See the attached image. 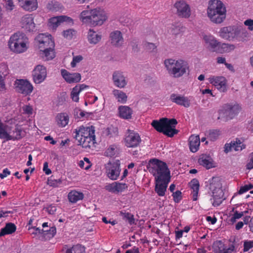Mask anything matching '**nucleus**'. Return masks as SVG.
<instances>
[{
    "label": "nucleus",
    "instance_id": "b1692460",
    "mask_svg": "<svg viewBox=\"0 0 253 253\" xmlns=\"http://www.w3.org/2000/svg\"><path fill=\"white\" fill-rule=\"evenodd\" d=\"M108 19V14L103 8L96 9V26H101Z\"/></svg>",
    "mask_w": 253,
    "mask_h": 253
},
{
    "label": "nucleus",
    "instance_id": "5fc2aeb1",
    "mask_svg": "<svg viewBox=\"0 0 253 253\" xmlns=\"http://www.w3.org/2000/svg\"><path fill=\"white\" fill-rule=\"evenodd\" d=\"M105 189L110 192L117 194L116 182L106 185Z\"/></svg>",
    "mask_w": 253,
    "mask_h": 253
},
{
    "label": "nucleus",
    "instance_id": "aec40b11",
    "mask_svg": "<svg viewBox=\"0 0 253 253\" xmlns=\"http://www.w3.org/2000/svg\"><path fill=\"white\" fill-rule=\"evenodd\" d=\"M170 100L181 106L188 108L190 106V100L185 96L176 94H172L170 96Z\"/></svg>",
    "mask_w": 253,
    "mask_h": 253
},
{
    "label": "nucleus",
    "instance_id": "49530a36",
    "mask_svg": "<svg viewBox=\"0 0 253 253\" xmlns=\"http://www.w3.org/2000/svg\"><path fill=\"white\" fill-rule=\"evenodd\" d=\"M47 8L49 10L56 11L60 8V4L56 1H51L47 4Z\"/></svg>",
    "mask_w": 253,
    "mask_h": 253
},
{
    "label": "nucleus",
    "instance_id": "5701e85b",
    "mask_svg": "<svg viewBox=\"0 0 253 253\" xmlns=\"http://www.w3.org/2000/svg\"><path fill=\"white\" fill-rule=\"evenodd\" d=\"M113 80L115 85L119 88H124L127 84V81L123 73L116 72L113 74Z\"/></svg>",
    "mask_w": 253,
    "mask_h": 253
},
{
    "label": "nucleus",
    "instance_id": "c9c22d12",
    "mask_svg": "<svg viewBox=\"0 0 253 253\" xmlns=\"http://www.w3.org/2000/svg\"><path fill=\"white\" fill-rule=\"evenodd\" d=\"M81 143L78 142V145H82L84 148H91L93 147L95 144V134L90 136H85L82 139Z\"/></svg>",
    "mask_w": 253,
    "mask_h": 253
},
{
    "label": "nucleus",
    "instance_id": "bf43d9fd",
    "mask_svg": "<svg viewBox=\"0 0 253 253\" xmlns=\"http://www.w3.org/2000/svg\"><path fill=\"white\" fill-rule=\"evenodd\" d=\"M95 32L93 29H90L87 34V39L90 43H94V39L95 38Z\"/></svg>",
    "mask_w": 253,
    "mask_h": 253
},
{
    "label": "nucleus",
    "instance_id": "c03bdc74",
    "mask_svg": "<svg viewBox=\"0 0 253 253\" xmlns=\"http://www.w3.org/2000/svg\"><path fill=\"white\" fill-rule=\"evenodd\" d=\"M232 144L233 149L235 151H241L246 148V145L238 139L232 141Z\"/></svg>",
    "mask_w": 253,
    "mask_h": 253
},
{
    "label": "nucleus",
    "instance_id": "4c0bfd02",
    "mask_svg": "<svg viewBox=\"0 0 253 253\" xmlns=\"http://www.w3.org/2000/svg\"><path fill=\"white\" fill-rule=\"evenodd\" d=\"M16 227L14 224L12 223H8L5 226L2 228L0 232V236H4L6 234H10L14 232Z\"/></svg>",
    "mask_w": 253,
    "mask_h": 253
},
{
    "label": "nucleus",
    "instance_id": "864d4df0",
    "mask_svg": "<svg viewBox=\"0 0 253 253\" xmlns=\"http://www.w3.org/2000/svg\"><path fill=\"white\" fill-rule=\"evenodd\" d=\"M105 189L110 192L117 194L116 182L106 185Z\"/></svg>",
    "mask_w": 253,
    "mask_h": 253
},
{
    "label": "nucleus",
    "instance_id": "f3484780",
    "mask_svg": "<svg viewBox=\"0 0 253 253\" xmlns=\"http://www.w3.org/2000/svg\"><path fill=\"white\" fill-rule=\"evenodd\" d=\"M22 27L29 32L33 31L35 29V24L34 22V17L31 14H26L21 19Z\"/></svg>",
    "mask_w": 253,
    "mask_h": 253
},
{
    "label": "nucleus",
    "instance_id": "423d86ee",
    "mask_svg": "<svg viewBox=\"0 0 253 253\" xmlns=\"http://www.w3.org/2000/svg\"><path fill=\"white\" fill-rule=\"evenodd\" d=\"M177 123L174 119L163 118L159 120H153L151 125L157 131L168 136L172 137L177 133V131L174 128Z\"/></svg>",
    "mask_w": 253,
    "mask_h": 253
},
{
    "label": "nucleus",
    "instance_id": "338daca9",
    "mask_svg": "<svg viewBox=\"0 0 253 253\" xmlns=\"http://www.w3.org/2000/svg\"><path fill=\"white\" fill-rule=\"evenodd\" d=\"M244 24L249 31H253V19H248L244 22Z\"/></svg>",
    "mask_w": 253,
    "mask_h": 253
},
{
    "label": "nucleus",
    "instance_id": "bb28decb",
    "mask_svg": "<svg viewBox=\"0 0 253 253\" xmlns=\"http://www.w3.org/2000/svg\"><path fill=\"white\" fill-rule=\"evenodd\" d=\"M235 47V45L233 44L219 42L215 51L220 54L227 53L233 51Z\"/></svg>",
    "mask_w": 253,
    "mask_h": 253
},
{
    "label": "nucleus",
    "instance_id": "2f4dec72",
    "mask_svg": "<svg viewBox=\"0 0 253 253\" xmlns=\"http://www.w3.org/2000/svg\"><path fill=\"white\" fill-rule=\"evenodd\" d=\"M198 162L200 165H202L208 169L214 167L213 160L211 158L206 155H202L199 159Z\"/></svg>",
    "mask_w": 253,
    "mask_h": 253
},
{
    "label": "nucleus",
    "instance_id": "9d476101",
    "mask_svg": "<svg viewBox=\"0 0 253 253\" xmlns=\"http://www.w3.org/2000/svg\"><path fill=\"white\" fill-rule=\"evenodd\" d=\"M94 127L92 126L90 127L81 126L75 130L74 132L75 133L74 137L78 142L81 143V142H82V139H83V138H85V136L88 137L94 135Z\"/></svg>",
    "mask_w": 253,
    "mask_h": 253
},
{
    "label": "nucleus",
    "instance_id": "a18cd8bd",
    "mask_svg": "<svg viewBox=\"0 0 253 253\" xmlns=\"http://www.w3.org/2000/svg\"><path fill=\"white\" fill-rule=\"evenodd\" d=\"M120 215L122 217L124 220L127 221L130 224H133L135 222V219L133 215L129 212H126L121 211Z\"/></svg>",
    "mask_w": 253,
    "mask_h": 253
},
{
    "label": "nucleus",
    "instance_id": "2eb2a0df",
    "mask_svg": "<svg viewBox=\"0 0 253 253\" xmlns=\"http://www.w3.org/2000/svg\"><path fill=\"white\" fill-rule=\"evenodd\" d=\"M64 22L73 24V20L70 17L65 15L54 17L49 19V27L53 30H55L58 26Z\"/></svg>",
    "mask_w": 253,
    "mask_h": 253
},
{
    "label": "nucleus",
    "instance_id": "4be33fe9",
    "mask_svg": "<svg viewBox=\"0 0 253 253\" xmlns=\"http://www.w3.org/2000/svg\"><path fill=\"white\" fill-rule=\"evenodd\" d=\"M110 40L111 43L116 47L122 46L124 42V39L121 32L120 31H114L110 34Z\"/></svg>",
    "mask_w": 253,
    "mask_h": 253
},
{
    "label": "nucleus",
    "instance_id": "f257e3e1",
    "mask_svg": "<svg viewBox=\"0 0 253 253\" xmlns=\"http://www.w3.org/2000/svg\"><path fill=\"white\" fill-rule=\"evenodd\" d=\"M209 193L211 201L214 207L219 206L225 200L226 186L224 180L220 177H213L209 181Z\"/></svg>",
    "mask_w": 253,
    "mask_h": 253
},
{
    "label": "nucleus",
    "instance_id": "393cba45",
    "mask_svg": "<svg viewBox=\"0 0 253 253\" xmlns=\"http://www.w3.org/2000/svg\"><path fill=\"white\" fill-rule=\"evenodd\" d=\"M19 5L25 10L33 11L38 8L37 0H18Z\"/></svg>",
    "mask_w": 253,
    "mask_h": 253
},
{
    "label": "nucleus",
    "instance_id": "4468645a",
    "mask_svg": "<svg viewBox=\"0 0 253 253\" xmlns=\"http://www.w3.org/2000/svg\"><path fill=\"white\" fill-rule=\"evenodd\" d=\"M16 90L26 95H29L33 90V86L29 81L26 80H19L16 82Z\"/></svg>",
    "mask_w": 253,
    "mask_h": 253
},
{
    "label": "nucleus",
    "instance_id": "13d9d810",
    "mask_svg": "<svg viewBox=\"0 0 253 253\" xmlns=\"http://www.w3.org/2000/svg\"><path fill=\"white\" fill-rule=\"evenodd\" d=\"M253 248V241H246L244 243V252L249 251L251 249Z\"/></svg>",
    "mask_w": 253,
    "mask_h": 253
},
{
    "label": "nucleus",
    "instance_id": "6e6d98bb",
    "mask_svg": "<svg viewBox=\"0 0 253 253\" xmlns=\"http://www.w3.org/2000/svg\"><path fill=\"white\" fill-rule=\"evenodd\" d=\"M93 15L84 16V17L81 18L82 22L87 24L93 25L95 21L93 20Z\"/></svg>",
    "mask_w": 253,
    "mask_h": 253
},
{
    "label": "nucleus",
    "instance_id": "72a5a7b5",
    "mask_svg": "<svg viewBox=\"0 0 253 253\" xmlns=\"http://www.w3.org/2000/svg\"><path fill=\"white\" fill-rule=\"evenodd\" d=\"M191 188L192 189V195L193 201H196L198 199V193L199 190V182L196 179H192L189 183Z\"/></svg>",
    "mask_w": 253,
    "mask_h": 253
},
{
    "label": "nucleus",
    "instance_id": "4d7b16f0",
    "mask_svg": "<svg viewBox=\"0 0 253 253\" xmlns=\"http://www.w3.org/2000/svg\"><path fill=\"white\" fill-rule=\"evenodd\" d=\"M74 114L75 117L79 119L84 117L85 115V112L79 108H76L74 110Z\"/></svg>",
    "mask_w": 253,
    "mask_h": 253
},
{
    "label": "nucleus",
    "instance_id": "0e129e2a",
    "mask_svg": "<svg viewBox=\"0 0 253 253\" xmlns=\"http://www.w3.org/2000/svg\"><path fill=\"white\" fill-rule=\"evenodd\" d=\"M61 183V180L60 179H52L51 178L48 180V184L53 187H57Z\"/></svg>",
    "mask_w": 253,
    "mask_h": 253
},
{
    "label": "nucleus",
    "instance_id": "1a4fd4ad",
    "mask_svg": "<svg viewBox=\"0 0 253 253\" xmlns=\"http://www.w3.org/2000/svg\"><path fill=\"white\" fill-rule=\"evenodd\" d=\"M120 161L118 159L109 161L106 165V173L107 176L112 180H117L120 174Z\"/></svg>",
    "mask_w": 253,
    "mask_h": 253
},
{
    "label": "nucleus",
    "instance_id": "680f3d73",
    "mask_svg": "<svg viewBox=\"0 0 253 253\" xmlns=\"http://www.w3.org/2000/svg\"><path fill=\"white\" fill-rule=\"evenodd\" d=\"M93 15V18H95V10L90 9L83 11L81 14V18L84 17V16Z\"/></svg>",
    "mask_w": 253,
    "mask_h": 253
},
{
    "label": "nucleus",
    "instance_id": "dca6fc26",
    "mask_svg": "<svg viewBox=\"0 0 253 253\" xmlns=\"http://www.w3.org/2000/svg\"><path fill=\"white\" fill-rule=\"evenodd\" d=\"M175 7L177 9V14L183 18H188L191 14L189 5L184 1H179L175 3Z\"/></svg>",
    "mask_w": 253,
    "mask_h": 253
},
{
    "label": "nucleus",
    "instance_id": "09e8293b",
    "mask_svg": "<svg viewBox=\"0 0 253 253\" xmlns=\"http://www.w3.org/2000/svg\"><path fill=\"white\" fill-rule=\"evenodd\" d=\"M76 31L72 29H68L63 32V36L68 40H71L75 36Z\"/></svg>",
    "mask_w": 253,
    "mask_h": 253
},
{
    "label": "nucleus",
    "instance_id": "7c9ffc66",
    "mask_svg": "<svg viewBox=\"0 0 253 253\" xmlns=\"http://www.w3.org/2000/svg\"><path fill=\"white\" fill-rule=\"evenodd\" d=\"M203 39L205 43L212 49L216 48L219 44L218 41L212 35H204Z\"/></svg>",
    "mask_w": 253,
    "mask_h": 253
},
{
    "label": "nucleus",
    "instance_id": "3c124183",
    "mask_svg": "<svg viewBox=\"0 0 253 253\" xmlns=\"http://www.w3.org/2000/svg\"><path fill=\"white\" fill-rule=\"evenodd\" d=\"M219 135H220V132L219 130H211L209 132V137L210 138V139L211 140L214 141L217 138V137L219 136Z\"/></svg>",
    "mask_w": 253,
    "mask_h": 253
},
{
    "label": "nucleus",
    "instance_id": "f03ea898",
    "mask_svg": "<svg viewBox=\"0 0 253 253\" xmlns=\"http://www.w3.org/2000/svg\"><path fill=\"white\" fill-rule=\"evenodd\" d=\"M164 65L168 73L175 78L182 77L189 70L188 62L181 58L166 59L164 61Z\"/></svg>",
    "mask_w": 253,
    "mask_h": 253
},
{
    "label": "nucleus",
    "instance_id": "39448f33",
    "mask_svg": "<svg viewBox=\"0 0 253 253\" xmlns=\"http://www.w3.org/2000/svg\"><path fill=\"white\" fill-rule=\"evenodd\" d=\"M147 168L155 177V180L170 178V171L166 163L157 159L150 160Z\"/></svg>",
    "mask_w": 253,
    "mask_h": 253
},
{
    "label": "nucleus",
    "instance_id": "412c9836",
    "mask_svg": "<svg viewBox=\"0 0 253 253\" xmlns=\"http://www.w3.org/2000/svg\"><path fill=\"white\" fill-rule=\"evenodd\" d=\"M61 75L65 80L69 84L78 83L81 79V75L80 73H70L65 69L61 70Z\"/></svg>",
    "mask_w": 253,
    "mask_h": 253
},
{
    "label": "nucleus",
    "instance_id": "de8ad7c7",
    "mask_svg": "<svg viewBox=\"0 0 253 253\" xmlns=\"http://www.w3.org/2000/svg\"><path fill=\"white\" fill-rule=\"evenodd\" d=\"M116 186L117 194L123 192L128 188V185L125 183L116 182Z\"/></svg>",
    "mask_w": 253,
    "mask_h": 253
},
{
    "label": "nucleus",
    "instance_id": "052dcab7",
    "mask_svg": "<svg viewBox=\"0 0 253 253\" xmlns=\"http://www.w3.org/2000/svg\"><path fill=\"white\" fill-rule=\"evenodd\" d=\"M247 212V211H245L244 212L241 211V212H238L236 211L235 213H234L233 216L231 218V221L232 222H235L236 219L240 218L242 216L244 215V213Z\"/></svg>",
    "mask_w": 253,
    "mask_h": 253
},
{
    "label": "nucleus",
    "instance_id": "8fccbe9b",
    "mask_svg": "<svg viewBox=\"0 0 253 253\" xmlns=\"http://www.w3.org/2000/svg\"><path fill=\"white\" fill-rule=\"evenodd\" d=\"M5 8L9 11L13 10L14 4L12 0H0Z\"/></svg>",
    "mask_w": 253,
    "mask_h": 253
},
{
    "label": "nucleus",
    "instance_id": "ea45409f",
    "mask_svg": "<svg viewBox=\"0 0 253 253\" xmlns=\"http://www.w3.org/2000/svg\"><path fill=\"white\" fill-rule=\"evenodd\" d=\"M83 198L84 195L82 193L76 191H72L68 194V199L71 203H76Z\"/></svg>",
    "mask_w": 253,
    "mask_h": 253
},
{
    "label": "nucleus",
    "instance_id": "20e7f679",
    "mask_svg": "<svg viewBox=\"0 0 253 253\" xmlns=\"http://www.w3.org/2000/svg\"><path fill=\"white\" fill-rule=\"evenodd\" d=\"M218 36L227 41H245L248 36V32L235 26L223 27L218 32Z\"/></svg>",
    "mask_w": 253,
    "mask_h": 253
},
{
    "label": "nucleus",
    "instance_id": "9b49d317",
    "mask_svg": "<svg viewBox=\"0 0 253 253\" xmlns=\"http://www.w3.org/2000/svg\"><path fill=\"white\" fill-rule=\"evenodd\" d=\"M46 76V68L41 65L36 66L32 72L33 81L37 84H41L43 82Z\"/></svg>",
    "mask_w": 253,
    "mask_h": 253
},
{
    "label": "nucleus",
    "instance_id": "6ab92c4d",
    "mask_svg": "<svg viewBox=\"0 0 253 253\" xmlns=\"http://www.w3.org/2000/svg\"><path fill=\"white\" fill-rule=\"evenodd\" d=\"M170 178L163 180H155V191L159 196H164L165 195L167 186Z\"/></svg>",
    "mask_w": 253,
    "mask_h": 253
},
{
    "label": "nucleus",
    "instance_id": "cd10ccee",
    "mask_svg": "<svg viewBox=\"0 0 253 253\" xmlns=\"http://www.w3.org/2000/svg\"><path fill=\"white\" fill-rule=\"evenodd\" d=\"M200 145V139L199 135H192L189 138V146L190 150L195 153L199 149Z\"/></svg>",
    "mask_w": 253,
    "mask_h": 253
},
{
    "label": "nucleus",
    "instance_id": "e2e57ef3",
    "mask_svg": "<svg viewBox=\"0 0 253 253\" xmlns=\"http://www.w3.org/2000/svg\"><path fill=\"white\" fill-rule=\"evenodd\" d=\"M173 198L175 202L178 203L181 199V192L180 191H176L173 193Z\"/></svg>",
    "mask_w": 253,
    "mask_h": 253
},
{
    "label": "nucleus",
    "instance_id": "603ef678",
    "mask_svg": "<svg viewBox=\"0 0 253 253\" xmlns=\"http://www.w3.org/2000/svg\"><path fill=\"white\" fill-rule=\"evenodd\" d=\"M144 47L146 50L152 52L156 49L157 46L153 43L145 42L144 43Z\"/></svg>",
    "mask_w": 253,
    "mask_h": 253
},
{
    "label": "nucleus",
    "instance_id": "c85d7f7f",
    "mask_svg": "<svg viewBox=\"0 0 253 253\" xmlns=\"http://www.w3.org/2000/svg\"><path fill=\"white\" fill-rule=\"evenodd\" d=\"M213 252L215 253H231L233 249L231 248H227L221 241H217L213 245Z\"/></svg>",
    "mask_w": 253,
    "mask_h": 253
},
{
    "label": "nucleus",
    "instance_id": "a19ab883",
    "mask_svg": "<svg viewBox=\"0 0 253 253\" xmlns=\"http://www.w3.org/2000/svg\"><path fill=\"white\" fill-rule=\"evenodd\" d=\"M105 153L107 157L117 156L120 153V149L117 145H112L107 149Z\"/></svg>",
    "mask_w": 253,
    "mask_h": 253
},
{
    "label": "nucleus",
    "instance_id": "ddd939ff",
    "mask_svg": "<svg viewBox=\"0 0 253 253\" xmlns=\"http://www.w3.org/2000/svg\"><path fill=\"white\" fill-rule=\"evenodd\" d=\"M139 135L132 130H128L124 139L125 145L127 147H137L140 142Z\"/></svg>",
    "mask_w": 253,
    "mask_h": 253
},
{
    "label": "nucleus",
    "instance_id": "a211bd4d",
    "mask_svg": "<svg viewBox=\"0 0 253 253\" xmlns=\"http://www.w3.org/2000/svg\"><path fill=\"white\" fill-rule=\"evenodd\" d=\"M224 108L227 117L229 119H233L242 111V107L238 104L226 105Z\"/></svg>",
    "mask_w": 253,
    "mask_h": 253
},
{
    "label": "nucleus",
    "instance_id": "f8f14e48",
    "mask_svg": "<svg viewBox=\"0 0 253 253\" xmlns=\"http://www.w3.org/2000/svg\"><path fill=\"white\" fill-rule=\"evenodd\" d=\"M210 84L214 85L220 92L227 90V80L222 76H211L208 79Z\"/></svg>",
    "mask_w": 253,
    "mask_h": 253
},
{
    "label": "nucleus",
    "instance_id": "a878e982",
    "mask_svg": "<svg viewBox=\"0 0 253 253\" xmlns=\"http://www.w3.org/2000/svg\"><path fill=\"white\" fill-rule=\"evenodd\" d=\"M118 114L121 118L129 120L132 118L133 110L128 106H120L118 108Z\"/></svg>",
    "mask_w": 253,
    "mask_h": 253
},
{
    "label": "nucleus",
    "instance_id": "f704fd0d",
    "mask_svg": "<svg viewBox=\"0 0 253 253\" xmlns=\"http://www.w3.org/2000/svg\"><path fill=\"white\" fill-rule=\"evenodd\" d=\"M113 94L118 102L121 103L126 102L127 96L124 91L118 89H114L113 91Z\"/></svg>",
    "mask_w": 253,
    "mask_h": 253
},
{
    "label": "nucleus",
    "instance_id": "37998d69",
    "mask_svg": "<svg viewBox=\"0 0 253 253\" xmlns=\"http://www.w3.org/2000/svg\"><path fill=\"white\" fill-rule=\"evenodd\" d=\"M84 247L77 244L73 246L71 249H68L65 253H84Z\"/></svg>",
    "mask_w": 253,
    "mask_h": 253
},
{
    "label": "nucleus",
    "instance_id": "774afa93",
    "mask_svg": "<svg viewBox=\"0 0 253 253\" xmlns=\"http://www.w3.org/2000/svg\"><path fill=\"white\" fill-rule=\"evenodd\" d=\"M52 46H50L49 44L45 42H43V43H42L39 46V47L41 48V49H52L54 47V41L52 40Z\"/></svg>",
    "mask_w": 253,
    "mask_h": 253
},
{
    "label": "nucleus",
    "instance_id": "58836bf2",
    "mask_svg": "<svg viewBox=\"0 0 253 253\" xmlns=\"http://www.w3.org/2000/svg\"><path fill=\"white\" fill-rule=\"evenodd\" d=\"M40 52V54L45 60H51L55 57L53 48L41 49Z\"/></svg>",
    "mask_w": 253,
    "mask_h": 253
},
{
    "label": "nucleus",
    "instance_id": "6e6552de",
    "mask_svg": "<svg viewBox=\"0 0 253 253\" xmlns=\"http://www.w3.org/2000/svg\"><path fill=\"white\" fill-rule=\"evenodd\" d=\"M11 127L4 126L0 123V138L5 139L6 140L20 139L23 136L22 131L19 126H15V128L11 130Z\"/></svg>",
    "mask_w": 253,
    "mask_h": 253
},
{
    "label": "nucleus",
    "instance_id": "69168bd1",
    "mask_svg": "<svg viewBox=\"0 0 253 253\" xmlns=\"http://www.w3.org/2000/svg\"><path fill=\"white\" fill-rule=\"evenodd\" d=\"M83 59V58L81 55L74 56L73 57V61L71 63V66L72 67H75L76 64L81 61Z\"/></svg>",
    "mask_w": 253,
    "mask_h": 253
},
{
    "label": "nucleus",
    "instance_id": "c756f323",
    "mask_svg": "<svg viewBox=\"0 0 253 253\" xmlns=\"http://www.w3.org/2000/svg\"><path fill=\"white\" fill-rule=\"evenodd\" d=\"M88 86L84 84H78L76 85L72 89L71 92V97L73 101L78 102L79 100V94L84 89L87 87Z\"/></svg>",
    "mask_w": 253,
    "mask_h": 253
},
{
    "label": "nucleus",
    "instance_id": "473e14b6",
    "mask_svg": "<svg viewBox=\"0 0 253 253\" xmlns=\"http://www.w3.org/2000/svg\"><path fill=\"white\" fill-rule=\"evenodd\" d=\"M35 42L39 46L43 42L49 44L50 46H52V40L50 35H45L44 34H40L35 38Z\"/></svg>",
    "mask_w": 253,
    "mask_h": 253
},
{
    "label": "nucleus",
    "instance_id": "79ce46f5",
    "mask_svg": "<svg viewBox=\"0 0 253 253\" xmlns=\"http://www.w3.org/2000/svg\"><path fill=\"white\" fill-rule=\"evenodd\" d=\"M57 121L58 125L61 126H66L69 122V117L65 113H61L57 116Z\"/></svg>",
    "mask_w": 253,
    "mask_h": 253
},
{
    "label": "nucleus",
    "instance_id": "e433bc0d",
    "mask_svg": "<svg viewBox=\"0 0 253 253\" xmlns=\"http://www.w3.org/2000/svg\"><path fill=\"white\" fill-rule=\"evenodd\" d=\"M103 134L108 137H115L118 134V128L113 126H108L103 131Z\"/></svg>",
    "mask_w": 253,
    "mask_h": 253
},
{
    "label": "nucleus",
    "instance_id": "0eeeda50",
    "mask_svg": "<svg viewBox=\"0 0 253 253\" xmlns=\"http://www.w3.org/2000/svg\"><path fill=\"white\" fill-rule=\"evenodd\" d=\"M28 39L22 33H15L12 35L8 41V46L12 51L16 53H22L27 49Z\"/></svg>",
    "mask_w": 253,
    "mask_h": 253
},
{
    "label": "nucleus",
    "instance_id": "7ed1b4c3",
    "mask_svg": "<svg viewBox=\"0 0 253 253\" xmlns=\"http://www.w3.org/2000/svg\"><path fill=\"white\" fill-rule=\"evenodd\" d=\"M207 13L208 18L212 22L220 24L226 18V7L220 0H210Z\"/></svg>",
    "mask_w": 253,
    "mask_h": 253
}]
</instances>
